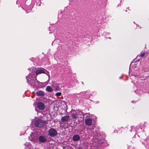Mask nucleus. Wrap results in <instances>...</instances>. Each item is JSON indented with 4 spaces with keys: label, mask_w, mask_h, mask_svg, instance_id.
I'll list each match as a JSON object with an SVG mask.
<instances>
[{
    "label": "nucleus",
    "mask_w": 149,
    "mask_h": 149,
    "mask_svg": "<svg viewBox=\"0 0 149 149\" xmlns=\"http://www.w3.org/2000/svg\"><path fill=\"white\" fill-rule=\"evenodd\" d=\"M29 70L32 72H30L29 74L26 77V79L27 80V83L29 85H30L33 88L36 87V85L38 84L39 82L36 80V78L35 76V73L33 72L36 69L34 67L31 68H29L28 69Z\"/></svg>",
    "instance_id": "f257e3e1"
},
{
    "label": "nucleus",
    "mask_w": 149,
    "mask_h": 149,
    "mask_svg": "<svg viewBox=\"0 0 149 149\" xmlns=\"http://www.w3.org/2000/svg\"><path fill=\"white\" fill-rule=\"evenodd\" d=\"M141 135V139L140 141L142 144L144 145L146 148H149V136L145 139L146 134L143 131H142Z\"/></svg>",
    "instance_id": "f03ea898"
},
{
    "label": "nucleus",
    "mask_w": 149,
    "mask_h": 149,
    "mask_svg": "<svg viewBox=\"0 0 149 149\" xmlns=\"http://www.w3.org/2000/svg\"><path fill=\"white\" fill-rule=\"evenodd\" d=\"M71 114L72 118L73 119H76L78 117L82 118L84 116L82 112L79 110H72L71 111Z\"/></svg>",
    "instance_id": "7ed1b4c3"
},
{
    "label": "nucleus",
    "mask_w": 149,
    "mask_h": 149,
    "mask_svg": "<svg viewBox=\"0 0 149 149\" xmlns=\"http://www.w3.org/2000/svg\"><path fill=\"white\" fill-rule=\"evenodd\" d=\"M129 128L130 131L131 132H132L134 134H135L137 132L138 133L140 132L143 131L142 130L141 128L139 126H137L136 127L134 126H131L130 128H127V127L125 128V130H126L127 129Z\"/></svg>",
    "instance_id": "20e7f679"
},
{
    "label": "nucleus",
    "mask_w": 149,
    "mask_h": 149,
    "mask_svg": "<svg viewBox=\"0 0 149 149\" xmlns=\"http://www.w3.org/2000/svg\"><path fill=\"white\" fill-rule=\"evenodd\" d=\"M48 135L51 137H53L56 136L57 134L56 130L53 128H50L48 131Z\"/></svg>",
    "instance_id": "39448f33"
},
{
    "label": "nucleus",
    "mask_w": 149,
    "mask_h": 149,
    "mask_svg": "<svg viewBox=\"0 0 149 149\" xmlns=\"http://www.w3.org/2000/svg\"><path fill=\"white\" fill-rule=\"evenodd\" d=\"M47 72V71L45 69L43 68H38V69L36 71V75L41 73H44L47 74L46 73Z\"/></svg>",
    "instance_id": "423d86ee"
},
{
    "label": "nucleus",
    "mask_w": 149,
    "mask_h": 149,
    "mask_svg": "<svg viewBox=\"0 0 149 149\" xmlns=\"http://www.w3.org/2000/svg\"><path fill=\"white\" fill-rule=\"evenodd\" d=\"M35 125L36 127H41L44 126V123L42 120H38L35 121Z\"/></svg>",
    "instance_id": "0eeeda50"
},
{
    "label": "nucleus",
    "mask_w": 149,
    "mask_h": 149,
    "mask_svg": "<svg viewBox=\"0 0 149 149\" xmlns=\"http://www.w3.org/2000/svg\"><path fill=\"white\" fill-rule=\"evenodd\" d=\"M85 124L88 126H90L92 124V119L91 118H86L85 120Z\"/></svg>",
    "instance_id": "6e6552de"
},
{
    "label": "nucleus",
    "mask_w": 149,
    "mask_h": 149,
    "mask_svg": "<svg viewBox=\"0 0 149 149\" xmlns=\"http://www.w3.org/2000/svg\"><path fill=\"white\" fill-rule=\"evenodd\" d=\"M37 105L39 109L40 110L43 109L45 107V104L41 102H38Z\"/></svg>",
    "instance_id": "1a4fd4ad"
},
{
    "label": "nucleus",
    "mask_w": 149,
    "mask_h": 149,
    "mask_svg": "<svg viewBox=\"0 0 149 149\" xmlns=\"http://www.w3.org/2000/svg\"><path fill=\"white\" fill-rule=\"evenodd\" d=\"M46 139L45 137L42 136H40L39 137V141L41 143H44L46 141Z\"/></svg>",
    "instance_id": "9d476101"
},
{
    "label": "nucleus",
    "mask_w": 149,
    "mask_h": 149,
    "mask_svg": "<svg viewBox=\"0 0 149 149\" xmlns=\"http://www.w3.org/2000/svg\"><path fill=\"white\" fill-rule=\"evenodd\" d=\"M69 118V116H66L62 117L61 120L62 122L68 121Z\"/></svg>",
    "instance_id": "9b49d317"
},
{
    "label": "nucleus",
    "mask_w": 149,
    "mask_h": 149,
    "mask_svg": "<svg viewBox=\"0 0 149 149\" xmlns=\"http://www.w3.org/2000/svg\"><path fill=\"white\" fill-rule=\"evenodd\" d=\"M72 139L73 141H76L79 140L80 137L78 135H75L73 136Z\"/></svg>",
    "instance_id": "f8f14e48"
},
{
    "label": "nucleus",
    "mask_w": 149,
    "mask_h": 149,
    "mask_svg": "<svg viewBox=\"0 0 149 149\" xmlns=\"http://www.w3.org/2000/svg\"><path fill=\"white\" fill-rule=\"evenodd\" d=\"M36 94L38 96H43L44 95V93L41 91H38L36 92Z\"/></svg>",
    "instance_id": "ddd939ff"
},
{
    "label": "nucleus",
    "mask_w": 149,
    "mask_h": 149,
    "mask_svg": "<svg viewBox=\"0 0 149 149\" xmlns=\"http://www.w3.org/2000/svg\"><path fill=\"white\" fill-rule=\"evenodd\" d=\"M46 90L47 91L49 92H52L53 91V89L52 88L49 86H47L46 88Z\"/></svg>",
    "instance_id": "4468645a"
},
{
    "label": "nucleus",
    "mask_w": 149,
    "mask_h": 149,
    "mask_svg": "<svg viewBox=\"0 0 149 149\" xmlns=\"http://www.w3.org/2000/svg\"><path fill=\"white\" fill-rule=\"evenodd\" d=\"M84 116H85V118H91L93 119L92 115H90L89 113H86L84 114Z\"/></svg>",
    "instance_id": "2eb2a0df"
},
{
    "label": "nucleus",
    "mask_w": 149,
    "mask_h": 149,
    "mask_svg": "<svg viewBox=\"0 0 149 149\" xmlns=\"http://www.w3.org/2000/svg\"><path fill=\"white\" fill-rule=\"evenodd\" d=\"M60 89L61 88L58 86H56L54 89V90L55 91H60Z\"/></svg>",
    "instance_id": "dca6fc26"
},
{
    "label": "nucleus",
    "mask_w": 149,
    "mask_h": 149,
    "mask_svg": "<svg viewBox=\"0 0 149 149\" xmlns=\"http://www.w3.org/2000/svg\"><path fill=\"white\" fill-rule=\"evenodd\" d=\"M146 54V52H144L143 53H141L140 55V56L141 57H144Z\"/></svg>",
    "instance_id": "f3484780"
},
{
    "label": "nucleus",
    "mask_w": 149,
    "mask_h": 149,
    "mask_svg": "<svg viewBox=\"0 0 149 149\" xmlns=\"http://www.w3.org/2000/svg\"><path fill=\"white\" fill-rule=\"evenodd\" d=\"M61 95V92H58L56 93L55 95L56 96H60Z\"/></svg>",
    "instance_id": "a211bd4d"
},
{
    "label": "nucleus",
    "mask_w": 149,
    "mask_h": 149,
    "mask_svg": "<svg viewBox=\"0 0 149 149\" xmlns=\"http://www.w3.org/2000/svg\"><path fill=\"white\" fill-rule=\"evenodd\" d=\"M32 135H31L29 137V139H30L31 141H32L33 140V139H31V138L32 137Z\"/></svg>",
    "instance_id": "6ab92c4d"
},
{
    "label": "nucleus",
    "mask_w": 149,
    "mask_h": 149,
    "mask_svg": "<svg viewBox=\"0 0 149 149\" xmlns=\"http://www.w3.org/2000/svg\"><path fill=\"white\" fill-rule=\"evenodd\" d=\"M122 76L119 77L120 79H121L122 77Z\"/></svg>",
    "instance_id": "aec40b11"
},
{
    "label": "nucleus",
    "mask_w": 149,
    "mask_h": 149,
    "mask_svg": "<svg viewBox=\"0 0 149 149\" xmlns=\"http://www.w3.org/2000/svg\"><path fill=\"white\" fill-rule=\"evenodd\" d=\"M79 149H83L82 148L79 147Z\"/></svg>",
    "instance_id": "412c9836"
},
{
    "label": "nucleus",
    "mask_w": 149,
    "mask_h": 149,
    "mask_svg": "<svg viewBox=\"0 0 149 149\" xmlns=\"http://www.w3.org/2000/svg\"><path fill=\"white\" fill-rule=\"evenodd\" d=\"M89 97V96H88V97H86V98H88Z\"/></svg>",
    "instance_id": "4be33fe9"
},
{
    "label": "nucleus",
    "mask_w": 149,
    "mask_h": 149,
    "mask_svg": "<svg viewBox=\"0 0 149 149\" xmlns=\"http://www.w3.org/2000/svg\"><path fill=\"white\" fill-rule=\"evenodd\" d=\"M87 93H85V95H86Z\"/></svg>",
    "instance_id": "5701e85b"
},
{
    "label": "nucleus",
    "mask_w": 149,
    "mask_h": 149,
    "mask_svg": "<svg viewBox=\"0 0 149 149\" xmlns=\"http://www.w3.org/2000/svg\"><path fill=\"white\" fill-rule=\"evenodd\" d=\"M27 149H29H29H28V148H27Z\"/></svg>",
    "instance_id": "b1692460"
}]
</instances>
